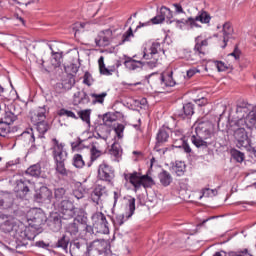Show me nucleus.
Instances as JSON below:
<instances>
[{"label":"nucleus","instance_id":"nucleus-1","mask_svg":"<svg viewBox=\"0 0 256 256\" xmlns=\"http://www.w3.org/2000/svg\"><path fill=\"white\" fill-rule=\"evenodd\" d=\"M161 55H165V50L161 47V43L154 42L150 46L144 48L143 59H145L146 62L124 56L123 64L128 71L143 69V65H147L150 69H155V67H159V65H161Z\"/></svg>","mask_w":256,"mask_h":256},{"label":"nucleus","instance_id":"nucleus-2","mask_svg":"<svg viewBox=\"0 0 256 256\" xmlns=\"http://www.w3.org/2000/svg\"><path fill=\"white\" fill-rule=\"evenodd\" d=\"M1 230L4 233H11L16 240L17 247H27L29 241L35 239V235L22 222H17L15 219H8L1 224Z\"/></svg>","mask_w":256,"mask_h":256},{"label":"nucleus","instance_id":"nucleus-3","mask_svg":"<svg viewBox=\"0 0 256 256\" xmlns=\"http://www.w3.org/2000/svg\"><path fill=\"white\" fill-rule=\"evenodd\" d=\"M196 135L191 136V142L197 149H207L209 145H212L211 139H213V124L209 120L204 118L198 119L195 124Z\"/></svg>","mask_w":256,"mask_h":256},{"label":"nucleus","instance_id":"nucleus-4","mask_svg":"<svg viewBox=\"0 0 256 256\" xmlns=\"http://www.w3.org/2000/svg\"><path fill=\"white\" fill-rule=\"evenodd\" d=\"M58 211L62 214V219H73L82 225H87V213L83 208H75L73 202L69 200H63L58 205Z\"/></svg>","mask_w":256,"mask_h":256},{"label":"nucleus","instance_id":"nucleus-5","mask_svg":"<svg viewBox=\"0 0 256 256\" xmlns=\"http://www.w3.org/2000/svg\"><path fill=\"white\" fill-rule=\"evenodd\" d=\"M28 226L26 229H30V233L34 235V239L39 235L38 231L41 226L47 221V216L41 208H33L27 213Z\"/></svg>","mask_w":256,"mask_h":256},{"label":"nucleus","instance_id":"nucleus-6","mask_svg":"<svg viewBox=\"0 0 256 256\" xmlns=\"http://www.w3.org/2000/svg\"><path fill=\"white\" fill-rule=\"evenodd\" d=\"M135 201V198L130 197L125 207V213L115 214L112 216V222L114 223L115 227H121L125 221H128V219H131V217L135 215Z\"/></svg>","mask_w":256,"mask_h":256},{"label":"nucleus","instance_id":"nucleus-7","mask_svg":"<svg viewBox=\"0 0 256 256\" xmlns=\"http://www.w3.org/2000/svg\"><path fill=\"white\" fill-rule=\"evenodd\" d=\"M111 251L109 242L105 240H94L89 244L88 255L89 256H107V253Z\"/></svg>","mask_w":256,"mask_h":256},{"label":"nucleus","instance_id":"nucleus-8","mask_svg":"<svg viewBox=\"0 0 256 256\" xmlns=\"http://www.w3.org/2000/svg\"><path fill=\"white\" fill-rule=\"evenodd\" d=\"M241 123L237 121L233 127L234 131V139L237 141V147L241 149V147H249L251 145V140H249V136L247 135V131L243 127H239Z\"/></svg>","mask_w":256,"mask_h":256},{"label":"nucleus","instance_id":"nucleus-9","mask_svg":"<svg viewBox=\"0 0 256 256\" xmlns=\"http://www.w3.org/2000/svg\"><path fill=\"white\" fill-rule=\"evenodd\" d=\"M93 227L97 229V233H102L103 235H108L109 233V222L107 217L103 212H96L91 217Z\"/></svg>","mask_w":256,"mask_h":256},{"label":"nucleus","instance_id":"nucleus-10","mask_svg":"<svg viewBox=\"0 0 256 256\" xmlns=\"http://www.w3.org/2000/svg\"><path fill=\"white\" fill-rule=\"evenodd\" d=\"M98 179L104 181L107 185H113V179H115V170L113 166L103 162L98 167Z\"/></svg>","mask_w":256,"mask_h":256},{"label":"nucleus","instance_id":"nucleus-11","mask_svg":"<svg viewBox=\"0 0 256 256\" xmlns=\"http://www.w3.org/2000/svg\"><path fill=\"white\" fill-rule=\"evenodd\" d=\"M163 21L169 24L177 23V20H173V11L166 6H162L160 8V14L151 19L153 25H159V23H163Z\"/></svg>","mask_w":256,"mask_h":256},{"label":"nucleus","instance_id":"nucleus-12","mask_svg":"<svg viewBox=\"0 0 256 256\" xmlns=\"http://www.w3.org/2000/svg\"><path fill=\"white\" fill-rule=\"evenodd\" d=\"M108 195H109V192L107 191V187L101 184H97L93 189L90 197L93 203H96L97 205L101 206L103 205V201L107 199Z\"/></svg>","mask_w":256,"mask_h":256},{"label":"nucleus","instance_id":"nucleus-13","mask_svg":"<svg viewBox=\"0 0 256 256\" xmlns=\"http://www.w3.org/2000/svg\"><path fill=\"white\" fill-rule=\"evenodd\" d=\"M52 153L55 162H61L67 160V151L65 150V145L63 143H59V140L56 138L52 139Z\"/></svg>","mask_w":256,"mask_h":256},{"label":"nucleus","instance_id":"nucleus-14","mask_svg":"<svg viewBox=\"0 0 256 256\" xmlns=\"http://www.w3.org/2000/svg\"><path fill=\"white\" fill-rule=\"evenodd\" d=\"M169 141V129L162 127L159 129L157 135H156V144L154 149L157 151V153H163L165 155V151H167V148L160 149L163 143H167Z\"/></svg>","mask_w":256,"mask_h":256},{"label":"nucleus","instance_id":"nucleus-15","mask_svg":"<svg viewBox=\"0 0 256 256\" xmlns=\"http://www.w3.org/2000/svg\"><path fill=\"white\" fill-rule=\"evenodd\" d=\"M34 199L37 203H51V199H53V192H51L49 188L43 186L39 190H36Z\"/></svg>","mask_w":256,"mask_h":256},{"label":"nucleus","instance_id":"nucleus-16","mask_svg":"<svg viewBox=\"0 0 256 256\" xmlns=\"http://www.w3.org/2000/svg\"><path fill=\"white\" fill-rule=\"evenodd\" d=\"M29 185L31 181L27 178H20L16 181V186L14 187L15 193L20 196V198L25 197L29 193Z\"/></svg>","mask_w":256,"mask_h":256},{"label":"nucleus","instance_id":"nucleus-17","mask_svg":"<svg viewBox=\"0 0 256 256\" xmlns=\"http://www.w3.org/2000/svg\"><path fill=\"white\" fill-rule=\"evenodd\" d=\"M194 53L195 55H205V47L209 45V39L203 37V35H199L194 39Z\"/></svg>","mask_w":256,"mask_h":256},{"label":"nucleus","instance_id":"nucleus-18","mask_svg":"<svg viewBox=\"0 0 256 256\" xmlns=\"http://www.w3.org/2000/svg\"><path fill=\"white\" fill-rule=\"evenodd\" d=\"M112 36L113 32L109 29L99 32L98 36L95 38L97 47H107L111 42Z\"/></svg>","mask_w":256,"mask_h":256},{"label":"nucleus","instance_id":"nucleus-19","mask_svg":"<svg viewBox=\"0 0 256 256\" xmlns=\"http://www.w3.org/2000/svg\"><path fill=\"white\" fill-rule=\"evenodd\" d=\"M88 250L89 245L85 239L74 240L70 243V253H87Z\"/></svg>","mask_w":256,"mask_h":256},{"label":"nucleus","instance_id":"nucleus-20","mask_svg":"<svg viewBox=\"0 0 256 256\" xmlns=\"http://www.w3.org/2000/svg\"><path fill=\"white\" fill-rule=\"evenodd\" d=\"M124 179L133 185L134 191L141 189V173L133 172L124 174Z\"/></svg>","mask_w":256,"mask_h":256},{"label":"nucleus","instance_id":"nucleus-21","mask_svg":"<svg viewBox=\"0 0 256 256\" xmlns=\"http://www.w3.org/2000/svg\"><path fill=\"white\" fill-rule=\"evenodd\" d=\"M73 105H87V103H91V99L89 98V95L84 90L77 91L73 95L72 100Z\"/></svg>","mask_w":256,"mask_h":256},{"label":"nucleus","instance_id":"nucleus-22","mask_svg":"<svg viewBox=\"0 0 256 256\" xmlns=\"http://www.w3.org/2000/svg\"><path fill=\"white\" fill-rule=\"evenodd\" d=\"M195 114V106L192 103L184 104L183 112L178 114L179 119H191Z\"/></svg>","mask_w":256,"mask_h":256},{"label":"nucleus","instance_id":"nucleus-23","mask_svg":"<svg viewBox=\"0 0 256 256\" xmlns=\"http://www.w3.org/2000/svg\"><path fill=\"white\" fill-rule=\"evenodd\" d=\"M46 113H47V110L45 109V107H39L36 110H34L33 112H31L32 123H37L39 121H45Z\"/></svg>","mask_w":256,"mask_h":256},{"label":"nucleus","instance_id":"nucleus-24","mask_svg":"<svg viewBox=\"0 0 256 256\" xmlns=\"http://www.w3.org/2000/svg\"><path fill=\"white\" fill-rule=\"evenodd\" d=\"M197 16L195 18L193 17H189L187 20L185 19H181V20H177V27H179V29H183V26L185 25H189V27L191 29H194V27H196L197 29H199V27H201V25H199V23H197Z\"/></svg>","mask_w":256,"mask_h":256},{"label":"nucleus","instance_id":"nucleus-25","mask_svg":"<svg viewBox=\"0 0 256 256\" xmlns=\"http://www.w3.org/2000/svg\"><path fill=\"white\" fill-rule=\"evenodd\" d=\"M231 37H233V26L231 25V22H226L223 24V49L227 47V42L229 41V39H231Z\"/></svg>","mask_w":256,"mask_h":256},{"label":"nucleus","instance_id":"nucleus-26","mask_svg":"<svg viewBox=\"0 0 256 256\" xmlns=\"http://www.w3.org/2000/svg\"><path fill=\"white\" fill-rule=\"evenodd\" d=\"M160 83L162 87H175V80H173V72L161 74Z\"/></svg>","mask_w":256,"mask_h":256},{"label":"nucleus","instance_id":"nucleus-27","mask_svg":"<svg viewBox=\"0 0 256 256\" xmlns=\"http://www.w3.org/2000/svg\"><path fill=\"white\" fill-rule=\"evenodd\" d=\"M158 179L163 187H169V185L173 183V177L171 176V173L167 172V170H162L158 174Z\"/></svg>","mask_w":256,"mask_h":256},{"label":"nucleus","instance_id":"nucleus-28","mask_svg":"<svg viewBox=\"0 0 256 256\" xmlns=\"http://www.w3.org/2000/svg\"><path fill=\"white\" fill-rule=\"evenodd\" d=\"M73 85H75V77L68 76L62 80V83H58L57 87H60L62 89V93H65V91H70V89H73Z\"/></svg>","mask_w":256,"mask_h":256},{"label":"nucleus","instance_id":"nucleus-29","mask_svg":"<svg viewBox=\"0 0 256 256\" xmlns=\"http://www.w3.org/2000/svg\"><path fill=\"white\" fill-rule=\"evenodd\" d=\"M238 123H245L247 127H253V125H256V109L250 111L245 119L238 120Z\"/></svg>","mask_w":256,"mask_h":256},{"label":"nucleus","instance_id":"nucleus-30","mask_svg":"<svg viewBox=\"0 0 256 256\" xmlns=\"http://www.w3.org/2000/svg\"><path fill=\"white\" fill-rule=\"evenodd\" d=\"M186 169L187 166L183 161H176L174 166L172 167V171H174V173H176L178 177H183V175H185Z\"/></svg>","mask_w":256,"mask_h":256},{"label":"nucleus","instance_id":"nucleus-31","mask_svg":"<svg viewBox=\"0 0 256 256\" xmlns=\"http://www.w3.org/2000/svg\"><path fill=\"white\" fill-rule=\"evenodd\" d=\"M110 155H113L115 157L116 161H119L121 159V155H123V149H121V144L114 142L110 149Z\"/></svg>","mask_w":256,"mask_h":256},{"label":"nucleus","instance_id":"nucleus-32","mask_svg":"<svg viewBox=\"0 0 256 256\" xmlns=\"http://www.w3.org/2000/svg\"><path fill=\"white\" fill-rule=\"evenodd\" d=\"M49 227L54 233H57V231H61V227H63V224L61 223V217L54 216L49 221Z\"/></svg>","mask_w":256,"mask_h":256},{"label":"nucleus","instance_id":"nucleus-33","mask_svg":"<svg viewBox=\"0 0 256 256\" xmlns=\"http://www.w3.org/2000/svg\"><path fill=\"white\" fill-rule=\"evenodd\" d=\"M32 123L33 125H35L36 130L38 131V133H40V135H45V133L49 131V123H47V121L45 120H40L38 122Z\"/></svg>","mask_w":256,"mask_h":256},{"label":"nucleus","instance_id":"nucleus-34","mask_svg":"<svg viewBox=\"0 0 256 256\" xmlns=\"http://www.w3.org/2000/svg\"><path fill=\"white\" fill-rule=\"evenodd\" d=\"M155 185V181L149 175H142L140 178V187H144L145 189L149 187H153Z\"/></svg>","mask_w":256,"mask_h":256},{"label":"nucleus","instance_id":"nucleus-35","mask_svg":"<svg viewBox=\"0 0 256 256\" xmlns=\"http://www.w3.org/2000/svg\"><path fill=\"white\" fill-rule=\"evenodd\" d=\"M26 174L30 175V177H40L41 176V165L34 164V165L30 166L26 170Z\"/></svg>","mask_w":256,"mask_h":256},{"label":"nucleus","instance_id":"nucleus-36","mask_svg":"<svg viewBox=\"0 0 256 256\" xmlns=\"http://www.w3.org/2000/svg\"><path fill=\"white\" fill-rule=\"evenodd\" d=\"M98 65H99V70L101 75H106V76L113 75V70H110L109 67H105V61L103 56L99 58Z\"/></svg>","mask_w":256,"mask_h":256},{"label":"nucleus","instance_id":"nucleus-37","mask_svg":"<svg viewBox=\"0 0 256 256\" xmlns=\"http://www.w3.org/2000/svg\"><path fill=\"white\" fill-rule=\"evenodd\" d=\"M1 121L11 127L17 121V115H14L13 112H6Z\"/></svg>","mask_w":256,"mask_h":256},{"label":"nucleus","instance_id":"nucleus-38","mask_svg":"<svg viewBox=\"0 0 256 256\" xmlns=\"http://www.w3.org/2000/svg\"><path fill=\"white\" fill-rule=\"evenodd\" d=\"M66 233L71 235V237H77L79 235V226L77 223L73 222L66 226Z\"/></svg>","mask_w":256,"mask_h":256},{"label":"nucleus","instance_id":"nucleus-39","mask_svg":"<svg viewBox=\"0 0 256 256\" xmlns=\"http://www.w3.org/2000/svg\"><path fill=\"white\" fill-rule=\"evenodd\" d=\"M231 157L236 161L237 163H243L245 161V154L237 149L231 150Z\"/></svg>","mask_w":256,"mask_h":256},{"label":"nucleus","instance_id":"nucleus-40","mask_svg":"<svg viewBox=\"0 0 256 256\" xmlns=\"http://www.w3.org/2000/svg\"><path fill=\"white\" fill-rule=\"evenodd\" d=\"M56 163V171L62 177H67L69 175V170L65 168V161L55 162Z\"/></svg>","mask_w":256,"mask_h":256},{"label":"nucleus","instance_id":"nucleus-41","mask_svg":"<svg viewBox=\"0 0 256 256\" xmlns=\"http://www.w3.org/2000/svg\"><path fill=\"white\" fill-rule=\"evenodd\" d=\"M73 165L76 169H83V167H85V160H83V156L81 154H75L73 156Z\"/></svg>","mask_w":256,"mask_h":256},{"label":"nucleus","instance_id":"nucleus-42","mask_svg":"<svg viewBox=\"0 0 256 256\" xmlns=\"http://www.w3.org/2000/svg\"><path fill=\"white\" fill-rule=\"evenodd\" d=\"M133 37H135V34H133V28H129L123 35H122V39L119 42V45H124V43H128L129 41H131V39H133Z\"/></svg>","mask_w":256,"mask_h":256},{"label":"nucleus","instance_id":"nucleus-43","mask_svg":"<svg viewBox=\"0 0 256 256\" xmlns=\"http://www.w3.org/2000/svg\"><path fill=\"white\" fill-rule=\"evenodd\" d=\"M78 116L84 121V123L91 125V110H82L78 112Z\"/></svg>","mask_w":256,"mask_h":256},{"label":"nucleus","instance_id":"nucleus-44","mask_svg":"<svg viewBox=\"0 0 256 256\" xmlns=\"http://www.w3.org/2000/svg\"><path fill=\"white\" fill-rule=\"evenodd\" d=\"M70 239L67 237V235H63L61 239L58 240L56 247H59L63 249L64 251H67L69 247Z\"/></svg>","mask_w":256,"mask_h":256},{"label":"nucleus","instance_id":"nucleus-45","mask_svg":"<svg viewBox=\"0 0 256 256\" xmlns=\"http://www.w3.org/2000/svg\"><path fill=\"white\" fill-rule=\"evenodd\" d=\"M90 153H91V162L88 163V167H91L93 161H97V159H99V157H101V151L99 149H97V147L95 146H92L91 150H90Z\"/></svg>","mask_w":256,"mask_h":256},{"label":"nucleus","instance_id":"nucleus-46","mask_svg":"<svg viewBox=\"0 0 256 256\" xmlns=\"http://www.w3.org/2000/svg\"><path fill=\"white\" fill-rule=\"evenodd\" d=\"M196 21H200V23H210L211 16L209 15V13L202 11L199 12L196 16Z\"/></svg>","mask_w":256,"mask_h":256},{"label":"nucleus","instance_id":"nucleus-47","mask_svg":"<svg viewBox=\"0 0 256 256\" xmlns=\"http://www.w3.org/2000/svg\"><path fill=\"white\" fill-rule=\"evenodd\" d=\"M11 133V126L0 120V137H7Z\"/></svg>","mask_w":256,"mask_h":256},{"label":"nucleus","instance_id":"nucleus-48","mask_svg":"<svg viewBox=\"0 0 256 256\" xmlns=\"http://www.w3.org/2000/svg\"><path fill=\"white\" fill-rule=\"evenodd\" d=\"M90 97L94 99L93 103H103L107 97V92H102L101 94L91 93Z\"/></svg>","mask_w":256,"mask_h":256},{"label":"nucleus","instance_id":"nucleus-49","mask_svg":"<svg viewBox=\"0 0 256 256\" xmlns=\"http://www.w3.org/2000/svg\"><path fill=\"white\" fill-rule=\"evenodd\" d=\"M59 115L61 117H70L71 119H79V117H77V115H75V112L71 111V110H67L65 108H62L59 111Z\"/></svg>","mask_w":256,"mask_h":256},{"label":"nucleus","instance_id":"nucleus-50","mask_svg":"<svg viewBox=\"0 0 256 256\" xmlns=\"http://www.w3.org/2000/svg\"><path fill=\"white\" fill-rule=\"evenodd\" d=\"M104 125H109V123H113V121H117V117L113 113H106L103 116Z\"/></svg>","mask_w":256,"mask_h":256},{"label":"nucleus","instance_id":"nucleus-51","mask_svg":"<svg viewBox=\"0 0 256 256\" xmlns=\"http://www.w3.org/2000/svg\"><path fill=\"white\" fill-rule=\"evenodd\" d=\"M20 137L27 139L29 143H35V136L33 135V132L24 131Z\"/></svg>","mask_w":256,"mask_h":256},{"label":"nucleus","instance_id":"nucleus-52","mask_svg":"<svg viewBox=\"0 0 256 256\" xmlns=\"http://www.w3.org/2000/svg\"><path fill=\"white\" fill-rule=\"evenodd\" d=\"M118 139H123V131H125V126L123 124H118L114 129Z\"/></svg>","mask_w":256,"mask_h":256},{"label":"nucleus","instance_id":"nucleus-53","mask_svg":"<svg viewBox=\"0 0 256 256\" xmlns=\"http://www.w3.org/2000/svg\"><path fill=\"white\" fill-rule=\"evenodd\" d=\"M54 197L55 199H63V197H65V190L64 188H56L54 190Z\"/></svg>","mask_w":256,"mask_h":256},{"label":"nucleus","instance_id":"nucleus-54","mask_svg":"<svg viewBox=\"0 0 256 256\" xmlns=\"http://www.w3.org/2000/svg\"><path fill=\"white\" fill-rule=\"evenodd\" d=\"M215 66L219 72L227 71V69H229L227 64H225L223 61H215Z\"/></svg>","mask_w":256,"mask_h":256},{"label":"nucleus","instance_id":"nucleus-55","mask_svg":"<svg viewBox=\"0 0 256 256\" xmlns=\"http://www.w3.org/2000/svg\"><path fill=\"white\" fill-rule=\"evenodd\" d=\"M172 7H174V13H176V15H181L185 13V10H183V6H181L180 3H174L172 4Z\"/></svg>","mask_w":256,"mask_h":256},{"label":"nucleus","instance_id":"nucleus-56","mask_svg":"<svg viewBox=\"0 0 256 256\" xmlns=\"http://www.w3.org/2000/svg\"><path fill=\"white\" fill-rule=\"evenodd\" d=\"M228 57H234L236 61H239L241 58V50H239V48L236 46L233 52L228 55Z\"/></svg>","mask_w":256,"mask_h":256},{"label":"nucleus","instance_id":"nucleus-57","mask_svg":"<svg viewBox=\"0 0 256 256\" xmlns=\"http://www.w3.org/2000/svg\"><path fill=\"white\" fill-rule=\"evenodd\" d=\"M12 3H16L17 5H29V3H37L39 0H10Z\"/></svg>","mask_w":256,"mask_h":256},{"label":"nucleus","instance_id":"nucleus-58","mask_svg":"<svg viewBox=\"0 0 256 256\" xmlns=\"http://www.w3.org/2000/svg\"><path fill=\"white\" fill-rule=\"evenodd\" d=\"M217 196V190L215 189H206L204 192H203V197H215Z\"/></svg>","mask_w":256,"mask_h":256},{"label":"nucleus","instance_id":"nucleus-59","mask_svg":"<svg viewBox=\"0 0 256 256\" xmlns=\"http://www.w3.org/2000/svg\"><path fill=\"white\" fill-rule=\"evenodd\" d=\"M73 195L76 199H83V197H85V191H83L82 189H76L73 191Z\"/></svg>","mask_w":256,"mask_h":256},{"label":"nucleus","instance_id":"nucleus-60","mask_svg":"<svg viewBox=\"0 0 256 256\" xmlns=\"http://www.w3.org/2000/svg\"><path fill=\"white\" fill-rule=\"evenodd\" d=\"M119 199H121V192L119 191H114L113 193V209H115V207H117V202L119 201Z\"/></svg>","mask_w":256,"mask_h":256},{"label":"nucleus","instance_id":"nucleus-61","mask_svg":"<svg viewBox=\"0 0 256 256\" xmlns=\"http://www.w3.org/2000/svg\"><path fill=\"white\" fill-rule=\"evenodd\" d=\"M83 83L85 85L91 86V74L89 72H86L84 74V79H83Z\"/></svg>","mask_w":256,"mask_h":256},{"label":"nucleus","instance_id":"nucleus-62","mask_svg":"<svg viewBox=\"0 0 256 256\" xmlns=\"http://www.w3.org/2000/svg\"><path fill=\"white\" fill-rule=\"evenodd\" d=\"M35 246L40 247V249H48L49 244L45 243L44 241H37Z\"/></svg>","mask_w":256,"mask_h":256},{"label":"nucleus","instance_id":"nucleus-63","mask_svg":"<svg viewBox=\"0 0 256 256\" xmlns=\"http://www.w3.org/2000/svg\"><path fill=\"white\" fill-rule=\"evenodd\" d=\"M197 73H199V70L195 69V68H191L187 71V77L188 79H191V77H193L194 75H196Z\"/></svg>","mask_w":256,"mask_h":256},{"label":"nucleus","instance_id":"nucleus-64","mask_svg":"<svg viewBox=\"0 0 256 256\" xmlns=\"http://www.w3.org/2000/svg\"><path fill=\"white\" fill-rule=\"evenodd\" d=\"M182 149H184L185 153H191V146H189V144H187V142L182 141Z\"/></svg>","mask_w":256,"mask_h":256}]
</instances>
